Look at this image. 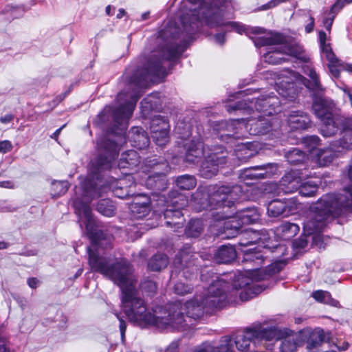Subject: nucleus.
Returning <instances> with one entry per match:
<instances>
[{
    "mask_svg": "<svg viewBox=\"0 0 352 352\" xmlns=\"http://www.w3.org/2000/svg\"><path fill=\"white\" fill-rule=\"evenodd\" d=\"M102 170H91V173L82 184V197L74 199L73 205L80 219L85 218L86 230L93 241L94 250L87 248L88 263L91 270L100 272L109 278L122 289L121 307L128 319L141 327L152 325L160 329L168 327H178L184 322L183 318L175 314L179 305H173L168 308L156 307L152 312L147 310L144 300L139 297L135 289L136 280L131 274L133 269L130 263L124 258L113 261L110 258L100 256L96 246L103 245L102 233H94V221L89 203L96 197H101L106 187L99 175Z\"/></svg>",
    "mask_w": 352,
    "mask_h": 352,
    "instance_id": "f257e3e1",
    "label": "nucleus"
},
{
    "mask_svg": "<svg viewBox=\"0 0 352 352\" xmlns=\"http://www.w3.org/2000/svg\"><path fill=\"white\" fill-rule=\"evenodd\" d=\"M231 5V0H183L177 13L180 27L172 25L162 30L157 43L158 48L151 52L144 66L138 69L131 78L132 83L138 87H144L148 81H154L156 77H164L166 69L162 65L164 60H171L184 52V47L175 39L179 36L178 30L186 34H191L198 28L197 23L204 20L210 28L230 27L237 33L248 35L257 47L278 43L283 38L277 34H267L258 37L251 34L265 33V30L258 27H246L237 22H230L226 18V10Z\"/></svg>",
    "mask_w": 352,
    "mask_h": 352,
    "instance_id": "f03ea898",
    "label": "nucleus"
},
{
    "mask_svg": "<svg viewBox=\"0 0 352 352\" xmlns=\"http://www.w3.org/2000/svg\"><path fill=\"white\" fill-rule=\"evenodd\" d=\"M229 285L223 278H217L210 284L202 296H195L192 300L186 301L184 305L179 302H173L166 305L164 308H168L173 305H179V308L175 314L174 319L177 315L181 316L184 322L178 327H168L164 329L185 330L192 324H189L184 315L186 312V317L195 320L201 318L205 313L210 312L214 309H221L227 303L235 301V295L231 291L228 292Z\"/></svg>",
    "mask_w": 352,
    "mask_h": 352,
    "instance_id": "7ed1b4c3",
    "label": "nucleus"
},
{
    "mask_svg": "<svg viewBox=\"0 0 352 352\" xmlns=\"http://www.w3.org/2000/svg\"><path fill=\"white\" fill-rule=\"evenodd\" d=\"M265 254V252L258 247L245 251L244 261L247 263H252L254 268L248 269L245 274L236 276L232 290L235 296H239L242 301H247L261 292L264 288L257 283L265 279L267 276L279 272L285 265L283 262L278 261L268 265L265 270L258 269L264 262Z\"/></svg>",
    "mask_w": 352,
    "mask_h": 352,
    "instance_id": "20e7f679",
    "label": "nucleus"
},
{
    "mask_svg": "<svg viewBox=\"0 0 352 352\" xmlns=\"http://www.w3.org/2000/svg\"><path fill=\"white\" fill-rule=\"evenodd\" d=\"M282 102L278 97L270 94L263 95L256 98L254 102H250L247 107L248 110L252 111L253 108H255L257 111L263 112L268 117L259 116L255 118L245 119V132L253 135H260L278 129L280 127L278 119L270 117V116L277 112Z\"/></svg>",
    "mask_w": 352,
    "mask_h": 352,
    "instance_id": "39448f33",
    "label": "nucleus"
},
{
    "mask_svg": "<svg viewBox=\"0 0 352 352\" xmlns=\"http://www.w3.org/2000/svg\"><path fill=\"white\" fill-rule=\"evenodd\" d=\"M140 97L139 91H135L129 96L120 93L118 95V101L120 102L119 107L112 109L111 107H106L99 114L101 121L107 122L109 118L118 125H120L121 130L126 128L127 121L131 118L134 111L137 101Z\"/></svg>",
    "mask_w": 352,
    "mask_h": 352,
    "instance_id": "423d86ee",
    "label": "nucleus"
},
{
    "mask_svg": "<svg viewBox=\"0 0 352 352\" xmlns=\"http://www.w3.org/2000/svg\"><path fill=\"white\" fill-rule=\"evenodd\" d=\"M268 327L258 324L246 329L232 338L236 350L241 352H263L266 349Z\"/></svg>",
    "mask_w": 352,
    "mask_h": 352,
    "instance_id": "0eeeda50",
    "label": "nucleus"
},
{
    "mask_svg": "<svg viewBox=\"0 0 352 352\" xmlns=\"http://www.w3.org/2000/svg\"><path fill=\"white\" fill-rule=\"evenodd\" d=\"M312 108L315 115L324 124L320 129L322 135L324 137L334 135L339 128L340 120L333 116L332 104L321 96L315 97Z\"/></svg>",
    "mask_w": 352,
    "mask_h": 352,
    "instance_id": "6e6552de",
    "label": "nucleus"
},
{
    "mask_svg": "<svg viewBox=\"0 0 352 352\" xmlns=\"http://www.w3.org/2000/svg\"><path fill=\"white\" fill-rule=\"evenodd\" d=\"M228 151L222 146L206 147L204 161L199 170L200 175L204 178H211L217 175L219 166L227 162Z\"/></svg>",
    "mask_w": 352,
    "mask_h": 352,
    "instance_id": "1a4fd4ad",
    "label": "nucleus"
},
{
    "mask_svg": "<svg viewBox=\"0 0 352 352\" xmlns=\"http://www.w3.org/2000/svg\"><path fill=\"white\" fill-rule=\"evenodd\" d=\"M142 168L143 172L150 173L147 179V184L157 188H160L164 184V177L170 170L168 163L162 157L146 159Z\"/></svg>",
    "mask_w": 352,
    "mask_h": 352,
    "instance_id": "9d476101",
    "label": "nucleus"
},
{
    "mask_svg": "<svg viewBox=\"0 0 352 352\" xmlns=\"http://www.w3.org/2000/svg\"><path fill=\"white\" fill-rule=\"evenodd\" d=\"M266 335V350L272 351L274 344L277 340H281L280 352H295L298 346V336L289 330H280L274 327H268Z\"/></svg>",
    "mask_w": 352,
    "mask_h": 352,
    "instance_id": "9b49d317",
    "label": "nucleus"
},
{
    "mask_svg": "<svg viewBox=\"0 0 352 352\" xmlns=\"http://www.w3.org/2000/svg\"><path fill=\"white\" fill-rule=\"evenodd\" d=\"M241 190L239 186H221L214 188L208 197V206L210 209H216L220 207H231L236 199L235 194Z\"/></svg>",
    "mask_w": 352,
    "mask_h": 352,
    "instance_id": "f8f14e48",
    "label": "nucleus"
},
{
    "mask_svg": "<svg viewBox=\"0 0 352 352\" xmlns=\"http://www.w3.org/2000/svg\"><path fill=\"white\" fill-rule=\"evenodd\" d=\"M260 212L256 208H244L236 212L230 222L226 223L227 229L234 230L237 233L243 225L252 224L257 222L260 219Z\"/></svg>",
    "mask_w": 352,
    "mask_h": 352,
    "instance_id": "ddd939ff",
    "label": "nucleus"
},
{
    "mask_svg": "<svg viewBox=\"0 0 352 352\" xmlns=\"http://www.w3.org/2000/svg\"><path fill=\"white\" fill-rule=\"evenodd\" d=\"M276 171L277 165L275 164L252 166L243 170L239 174V178L243 181L248 179H264L275 174Z\"/></svg>",
    "mask_w": 352,
    "mask_h": 352,
    "instance_id": "4468645a",
    "label": "nucleus"
},
{
    "mask_svg": "<svg viewBox=\"0 0 352 352\" xmlns=\"http://www.w3.org/2000/svg\"><path fill=\"white\" fill-rule=\"evenodd\" d=\"M169 124L164 120L156 118L152 120L151 133L153 141L158 146H163L168 142Z\"/></svg>",
    "mask_w": 352,
    "mask_h": 352,
    "instance_id": "2eb2a0df",
    "label": "nucleus"
},
{
    "mask_svg": "<svg viewBox=\"0 0 352 352\" xmlns=\"http://www.w3.org/2000/svg\"><path fill=\"white\" fill-rule=\"evenodd\" d=\"M135 186V182L131 173H126L123 178L117 180L111 185L113 193L120 199H126L133 194L132 188Z\"/></svg>",
    "mask_w": 352,
    "mask_h": 352,
    "instance_id": "dca6fc26",
    "label": "nucleus"
},
{
    "mask_svg": "<svg viewBox=\"0 0 352 352\" xmlns=\"http://www.w3.org/2000/svg\"><path fill=\"white\" fill-rule=\"evenodd\" d=\"M223 124L224 129L221 135V138L228 139H239L245 136V119L232 120L226 121Z\"/></svg>",
    "mask_w": 352,
    "mask_h": 352,
    "instance_id": "f3484780",
    "label": "nucleus"
},
{
    "mask_svg": "<svg viewBox=\"0 0 352 352\" xmlns=\"http://www.w3.org/2000/svg\"><path fill=\"white\" fill-rule=\"evenodd\" d=\"M150 204V199L146 196L135 198L130 208L134 218L142 219L146 217L151 211Z\"/></svg>",
    "mask_w": 352,
    "mask_h": 352,
    "instance_id": "a211bd4d",
    "label": "nucleus"
},
{
    "mask_svg": "<svg viewBox=\"0 0 352 352\" xmlns=\"http://www.w3.org/2000/svg\"><path fill=\"white\" fill-rule=\"evenodd\" d=\"M278 34L279 35V34ZM280 36L283 38V40L281 42L278 43V44H280V50H283V53H285V55L290 56L302 62L309 61V57L301 45L298 44L283 43L284 37L280 34ZM274 45H277V43Z\"/></svg>",
    "mask_w": 352,
    "mask_h": 352,
    "instance_id": "6ab92c4d",
    "label": "nucleus"
},
{
    "mask_svg": "<svg viewBox=\"0 0 352 352\" xmlns=\"http://www.w3.org/2000/svg\"><path fill=\"white\" fill-rule=\"evenodd\" d=\"M128 138L132 146L138 149L146 148L149 145L147 133L141 127H133L128 133Z\"/></svg>",
    "mask_w": 352,
    "mask_h": 352,
    "instance_id": "aec40b11",
    "label": "nucleus"
},
{
    "mask_svg": "<svg viewBox=\"0 0 352 352\" xmlns=\"http://www.w3.org/2000/svg\"><path fill=\"white\" fill-rule=\"evenodd\" d=\"M287 123L292 129H305L310 123L307 113L301 111H292L287 116Z\"/></svg>",
    "mask_w": 352,
    "mask_h": 352,
    "instance_id": "412c9836",
    "label": "nucleus"
},
{
    "mask_svg": "<svg viewBox=\"0 0 352 352\" xmlns=\"http://www.w3.org/2000/svg\"><path fill=\"white\" fill-rule=\"evenodd\" d=\"M301 179L295 171L286 173L281 179L280 188L285 193L293 192L298 189Z\"/></svg>",
    "mask_w": 352,
    "mask_h": 352,
    "instance_id": "4be33fe9",
    "label": "nucleus"
},
{
    "mask_svg": "<svg viewBox=\"0 0 352 352\" xmlns=\"http://www.w3.org/2000/svg\"><path fill=\"white\" fill-rule=\"evenodd\" d=\"M341 151L336 144H333L329 148L316 151L319 165L322 166L329 165L337 156V153L341 152Z\"/></svg>",
    "mask_w": 352,
    "mask_h": 352,
    "instance_id": "5701e85b",
    "label": "nucleus"
},
{
    "mask_svg": "<svg viewBox=\"0 0 352 352\" xmlns=\"http://www.w3.org/2000/svg\"><path fill=\"white\" fill-rule=\"evenodd\" d=\"M140 164V156L138 153L133 150H130L123 153L118 162L120 168L133 169Z\"/></svg>",
    "mask_w": 352,
    "mask_h": 352,
    "instance_id": "b1692460",
    "label": "nucleus"
},
{
    "mask_svg": "<svg viewBox=\"0 0 352 352\" xmlns=\"http://www.w3.org/2000/svg\"><path fill=\"white\" fill-rule=\"evenodd\" d=\"M206 147L204 146L203 143L199 141H191L188 146L186 154V161L188 162H195L196 159L201 155L205 157Z\"/></svg>",
    "mask_w": 352,
    "mask_h": 352,
    "instance_id": "393cba45",
    "label": "nucleus"
},
{
    "mask_svg": "<svg viewBox=\"0 0 352 352\" xmlns=\"http://www.w3.org/2000/svg\"><path fill=\"white\" fill-rule=\"evenodd\" d=\"M236 256V250L234 246L224 245L219 247L214 255L217 263H228L233 261Z\"/></svg>",
    "mask_w": 352,
    "mask_h": 352,
    "instance_id": "a878e982",
    "label": "nucleus"
},
{
    "mask_svg": "<svg viewBox=\"0 0 352 352\" xmlns=\"http://www.w3.org/2000/svg\"><path fill=\"white\" fill-rule=\"evenodd\" d=\"M164 215L166 219H170L166 222L168 226L174 227L175 230L183 227L184 219L182 212L179 209H167L164 211Z\"/></svg>",
    "mask_w": 352,
    "mask_h": 352,
    "instance_id": "bb28decb",
    "label": "nucleus"
},
{
    "mask_svg": "<svg viewBox=\"0 0 352 352\" xmlns=\"http://www.w3.org/2000/svg\"><path fill=\"white\" fill-rule=\"evenodd\" d=\"M300 227L298 225L290 222L282 223L277 229L278 234L284 240H289L293 238L298 233Z\"/></svg>",
    "mask_w": 352,
    "mask_h": 352,
    "instance_id": "cd10ccee",
    "label": "nucleus"
},
{
    "mask_svg": "<svg viewBox=\"0 0 352 352\" xmlns=\"http://www.w3.org/2000/svg\"><path fill=\"white\" fill-rule=\"evenodd\" d=\"M276 45V46L273 47L272 51L264 54L265 62L272 65H277L286 60L283 56L285 53H283V50H280V44H277Z\"/></svg>",
    "mask_w": 352,
    "mask_h": 352,
    "instance_id": "c85d7f7f",
    "label": "nucleus"
},
{
    "mask_svg": "<svg viewBox=\"0 0 352 352\" xmlns=\"http://www.w3.org/2000/svg\"><path fill=\"white\" fill-rule=\"evenodd\" d=\"M168 264V256L166 254L158 253L149 260L148 267L152 271H160L166 267Z\"/></svg>",
    "mask_w": 352,
    "mask_h": 352,
    "instance_id": "c756f323",
    "label": "nucleus"
},
{
    "mask_svg": "<svg viewBox=\"0 0 352 352\" xmlns=\"http://www.w3.org/2000/svg\"><path fill=\"white\" fill-rule=\"evenodd\" d=\"M285 207L286 205L284 201L274 200L268 204L267 214L270 217H285Z\"/></svg>",
    "mask_w": 352,
    "mask_h": 352,
    "instance_id": "7c9ffc66",
    "label": "nucleus"
},
{
    "mask_svg": "<svg viewBox=\"0 0 352 352\" xmlns=\"http://www.w3.org/2000/svg\"><path fill=\"white\" fill-rule=\"evenodd\" d=\"M285 157L289 164L294 165L302 163L306 160L305 153L297 148L285 152Z\"/></svg>",
    "mask_w": 352,
    "mask_h": 352,
    "instance_id": "2f4dec72",
    "label": "nucleus"
},
{
    "mask_svg": "<svg viewBox=\"0 0 352 352\" xmlns=\"http://www.w3.org/2000/svg\"><path fill=\"white\" fill-rule=\"evenodd\" d=\"M327 340V336L323 330L318 329L314 330L309 336L307 340V348H312L319 346L321 343Z\"/></svg>",
    "mask_w": 352,
    "mask_h": 352,
    "instance_id": "473e14b6",
    "label": "nucleus"
},
{
    "mask_svg": "<svg viewBox=\"0 0 352 352\" xmlns=\"http://www.w3.org/2000/svg\"><path fill=\"white\" fill-rule=\"evenodd\" d=\"M96 210L106 217H112L115 214V206L108 199H101L97 204Z\"/></svg>",
    "mask_w": 352,
    "mask_h": 352,
    "instance_id": "72a5a7b5",
    "label": "nucleus"
},
{
    "mask_svg": "<svg viewBox=\"0 0 352 352\" xmlns=\"http://www.w3.org/2000/svg\"><path fill=\"white\" fill-rule=\"evenodd\" d=\"M305 73L311 78V80L309 82V83L306 85L307 87L310 89L318 91V93L322 92L323 89L320 83L318 75L316 71L312 68L307 67L305 70Z\"/></svg>",
    "mask_w": 352,
    "mask_h": 352,
    "instance_id": "f704fd0d",
    "label": "nucleus"
},
{
    "mask_svg": "<svg viewBox=\"0 0 352 352\" xmlns=\"http://www.w3.org/2000/svg\"><path fill=\"white\" fill-rule=\"evenodd\" d=\"M202 230V221L199 219H192L186 229V234L190 237L196 238L200 235Z\"/></svg>",
    "mask_w": 352,
    "mask_h": 352,
    "instance_id": "c9c22d12",
    "label": "nucleus"
},
{
    "mask_svg": "<svg viewBox=\"0 0 352 352\" xmlns=\"http://www.w3.org/2000/svg\"><path fill=\"white\" fill-rule=\"evenodd\" d=\"M176 184L180 189L188 190L195 187L196 180L194 177L185 175L177 179Z\"/></svg>",
    "mask_w": 352,
    "mask_h": 352,
    "instance_id": "e433bc0d",
    "label": "nucleus"
},
{
    "mask_svg": "<svg viewBox=\"0 0 352 352\" xmlns=\"http://www.w3.org/2000/svg\"><path fill=\"white\" fill-rule=\"evenodd\" d=\"M300 195L303 197H313L318 190V186L313 182L309 181L300 184L298 189Z\"/></svg>",
    "mask_w": 352,
    "mask_h": 352,
    "instance_id": "4c0bfd02",
    "label": "nucleus"
},
{
    "mask_svg": "<svg viewBox=\"0 0 352 352\" xmlns=\"http://www.w3.org/2000/svg\"><path fill=\"white\" fill-rule=\"evenodd\" d=\"M218 346L221 352H236V347L232 336H225L221 338Z\"/></svg>",
    "mask_w": 352,
    "mask_h": 352,
    "instance_id": "58836bf2",
    "label": "nucleus"
},
{
    "mask_svg": "<svg viewBox=\"0 0 352 352\" xmlns=\"http://www.w3.org/2000/svg\"><path fill=\"white\" fill-rule=\"evenodd\" d=\"M69 188V184L65 181H55L52 183V195L59 197L65 194Z\"/></svg>",
    "mask_w": 352,
    "mask_h": 352,
    "instance_id": "ea45409f",
    "label": "nucleus"
},
{
    "mask_svg": "<svg viewBox=\"0 0 352 352\" xmlns=\"http://www.w3.org/2000/svg\"><path fill=\"white\" fill-rule=\"evenodd\" d=\"M285 207V217L297 213L302 206L296 198L292 197L284 201Z\"/></svg>",
    "mask_w": 352,
    "mask_h": 352,
    "instance_id": "a19ab883",
    "label": "nucleus"
},
{
    "mask_svg": "<svg viewBox=\"0 0 352 352\" xmlns=\"http://www.w3.org/2000/svg\"><path fill=\"white\" fill-rule=\"evenodd\" d=\"M326 37L327 35L324 32L320 31L319 32V39L322 52L327 59L332 60V58H334V53L332 52L331 46L326 43Z\"/></svg>",
    "mask_w": 352,
    "mask_h": 352,
    "instance_id": "79ce46f5",
    "label": "nucleus"
},
{
    "mask_svg": "<svg viewBox=\"0 0 352 352\" xmlns=\"http://www.w3.org/2000/svg\"><path fill=\"white\" fill-rule=\"evenodd\" d=\"M338 143L340 149H352V129H345Z\"/></svg>",
    "mask_w": 352,
    "mask_h": 352,
    "instance_id": "37998d69",
    "label": "nucleus"
},
{
    "mask_svg": "<svg viewBox=\"0 0 352 352\" xmlns=\"http://www.w3.org/2000/svg\"><path fill=\"white\" fill-rule=\"evenodd\" d=\"M312 297L317 301L324 303H330L335 305L337 302L334 300L329 292L322 290H318L312 293Z\"/></svg>",
    "mask_w": 352,
    "mask_h": 352,
    "instance_id": "c03bdc74",
    "label": "nucleus"
},
{
    "mask_svg": "<svg viewBox=\"0 0 352 352\" xmlns=\"http://www.w3.org/2000/svg\"><path fill=\"white\" fill-rule=\"evenodd\" d=\"M193 290V286L189 283L187 280L184 282L179 281L174 286L175 293L179 295H185L191 293Z\"/></svg>",
    "mask_w": 352,
    "mask_h": 352,
    "instance_id": "a18cd8bd",
    "label": "nucleus"
},
{
    "mask_svg": "<svg viewBox=\"0 0 352 352\" xmlns=\"http://www.w3.org/2000/svg\"><path fill=\"white\" fill-rule=\"evenodd\" d=\"M334 58L327 59L329 62L328 67L331 75L335 78H338L340 76V67H344L340 60L334 54Z\"/></svg>",
    "mask_w": 352,
    "mask_h": 352,
    "instance_id": "49530a36",
    "label": "nucleus"
},
{
    "mask_svg": "<svg viewBox=\"0 0 352 352\" xmlns=\"http://www.w3.org/2000/svg\"><path fill=\"white\" fill-rule=\"evenodd\" d=\"M336 14L331 10H326L322 14V24L327 31H330Z\"/></svg>",
    "mask_w": 352,
    "mask_h": 352,
    "instance_id": "de8ad7c7",
    "label": "nucleus"
},
{
    "mask_svg": "<svg viewBox=\"0 0 352 352\" xmlns=\"http://www.w3.org/2000/svg\"><path fill=\"white\" fill-rule=\"evenodd\" d=\"M140 288L148 295H152L156 292L157 285L154 281L146 280L141 283Z\"/></svg>",
    "mask_w": 352,
    "mask_h": 352,
    "instance_id": "09e8293b",
    "label": "nucleus"
},
{
    "mask_svg": "<svg viewBox=\"0 0 352 352\" xmlns=\"http://www.w3.org/2000/svg\"><path fill=\"white\" fill-rule=\"evenodd\" d=\"M236 156L241 161H247L253 156V153L243 144L238 149Z\"/></svg>",
    "mask_w": 352,
    "mask_h": 352,
    "instance_id": "8fccbe9b",
    "label": "nucleus"
},
{
    "mask_svg": "<svg viewBox=\"0 0 352 352\" xmlns=\"http://www.w3.org/2000/svg\"><path fill=\"white\" fill-rule=\"evenodd\" d=\"M292 88L293 85L288 82V87L285 90L278 87L277 91L281 97L292 100L295 98Z\"/></svg>",
    "mask_w": 352,
    "mask_h": 352,
    "instance_id": "3c124183",
    "label": "nucleus"
},
{
    "mask_svg": "<svg viewBox=\"0 0 352 352\" xmlns=\"http://www.w3.org/2000/svg\"><path fill=\"white\" fill-rule=\"evenodd\" d=\"M197 352H221L217 346H214L209 342L203 343L197 347Z\"/></svg>",
    "mask_w": 352,
    "mask_h": 352,
    "instance_id": "603ef678",
    "label": "nucleus"
},
{
    "mask_svg": "<svg viewBox=\"0 0 352 352\" xmlns=\"http://www.w3.org/2000/svg\"><path fill=\"white\" fill-rule=\"evenodd\" d=\"M352 3V0H337L331 7L330 10L336 15L344 8L346 3Z\"/></svg>",
    "mask_w": 352,
    "mask_h": 352,
    "instance_id": "864d4df0",
    "label": "nucleus"
},
{
    "mask_svg": "<svg viewBox=\"0 0 352 352\" xmlns=\"http://www.w3.org/2000/svg\"><path fill=\"white\" fill-rule=\"evenodd\" d=\"M319 138L316 135L307 137L304 139V143L308 146L309 150H314L318 145Z\"/></svg>",
    "mask_w": 352,
    "mask_h": 352,
    "instance_id": "5fc2aeb1",
    "label": "nucleus"
},
{
    "mask_svg": "<svg viewBox=\"0 0 352 352\" xmlns=\"http://www.w3.org/2000/svg\"><path fill=\"white\" fill-rule=\"evenodd\" d=\"M12 143L8 140L0 141V153H6L12 150Z\"/></svg>",
    "mask_w": 352,
    "mask_h": 352,
    "instance_id": "6e6d98bb",
    "label": "nucleus"
},
{
    "mask_svg": "<svg viewBox=\"0 0 352 352\" xmlns=\"http://www.w3.org/2000/svg\"><path fill=\"white\" fill-rule=\"evenodd\" d=\"M151 98V96L147 97L141 102V105L142 107L146 108L148 110L152 109L153 108Z\"/></svg>",
    "mask_w": 352,
    "mask_h": 352,
    "instance_id": "4d7b16f0",
    "label": "nucleus"
},
{
    "mask_svg": "<svg viewBox=\"0 0 352 352\" xmlns=\"http://www.w3.org/2000/svg\"><path fill=\"white\" fill-rule=\"evenodd\" d=\"M116 316L120 321V333H121V336L123 338L124 336L125 331H126V324L125 321L124 320H122V318H120L118 314H116Z\"/></svg>",
    "mask_w": 352,
    "mask_h": 352,
    "instance_id": "13d9d810",
    "label": "nucleus"
},
{
    "mask_svg": "<svg viewBox=\"0 0 352 352\" xmlns=\"http://www.w3.org/2000/svg\"><path fill=\"white\" fill-rule=\"evenodd\" d=\"M214 41L219 45H223L225 42V34L219 33L214 36Z\"/></svg>",
    "mask_w": 352,
    "mask_h": 352,
    "instance_id": "bf43d9fd",
    "label": "nucleus"
},
{
    "mask_svg": "<svg viewBox=\"0 0 352 352\" xmlns=\"http://www.w3.org/2000/svg\"><path fill=\"white\" fill-rule=\"evenodd\" d=\"M314 27V18L313 16L309 17V23L305 26V31L307 33H310L313 31Z\"/></svg>",
    "mask_w": 352,
    "mask_h": 352,
    "instance_id": "052dcab7",
    "label": "nucleus"
},
{
    "mask_svg": "<svg viewBox=\"0 0 352 352\" xmlns=\"http://www.w3.org/2000/svg\"><path fill=\"white\" fill-rule=\"evenodd\" d=\"M13 120V116L7 114L0 118V122L3 124H8Z\"/></svg>",
    "mask_w": 352,
    "mask_h": 352,
    "instance_id": "680f3d73",
    "label": "nucleus"
},
{
    "mask_svg": "<svg viewBox=\"0 0 352 352\" xmlns=\"http://www.w3.org/2000/svg\"><path fill=\"white\" fill-rule=\"evenodd\" d=\"M165 352H179L178 344L175 342L171 343L166 349Z\"/></svg>",
    "mask_w": 352,
    "mask_h": 352,
    "instance_id": "e2e57ef3",
    "label": "nucleus"
},
{
    "mask_svg": "<svg viewBox=\"0 0 352 352\" xmlns=\"http://www.w3.org/2000/svg\"><path fill=\"white\" fill-rule=\"evenodd\" d=\"M28 284L31 288H36L38 284V280L36 278H30L28 280Z\"/></svg>",
    "mask_w": 352,
    "mask_h": 352,
    "instance_id": "0e129e2a",
    "label": "nucleus"
},
{
    "mask_svg": "<svg viewBox=\"0 0 352 352\" xmlns=\"http://www.w3.org/2000/svg\"><path fill=\"white\" fill-rule=\"evenodd\" d=\"M0 352H12L6 345L5 341L0 337Z\"/></svg>",
    "mask_w": 352,
    "mask_h": 352,
    "instance_id": "69168bd1",
    "label": "nucleus"
},
{
    "mask_svg": "<svg viewBox=\"0 0 352 352\" xmlns=\"http://www.w3.org/2000/svg\"><path fill=\"white\" fill-rule=\"evenodd\" d=\"M0 186L7 188H12L14 187L13 184L10 181H4L0 182Z\"/></svg>",
    "mask_w": 352,
    "mask_h": 352,
    "instance_id": "338daca9",
    "label": "nucleus"
},
{
    "mask_svg": "<svg viewBox=\"0 0 352 352\" xmlns=\"http://www.w3.org/2000/svg\"><path fill=\"white\" fill-rule=\"evenodd\" d=\"M246 105V103H243L241 102H237L236 107L233 109L234 110L236 109H246V107H245Z\"/></svg>",
    "mask_w": 352,
    "mask_h": 352,
    "instance_id": "774afa93",
    "label": "nucleus"
}]
</instances>
